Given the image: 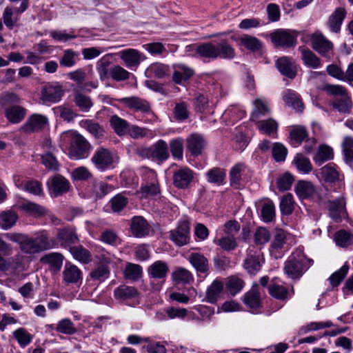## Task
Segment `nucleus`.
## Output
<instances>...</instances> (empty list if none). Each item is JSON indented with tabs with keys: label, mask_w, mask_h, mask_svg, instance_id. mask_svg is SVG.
<instances>
[{
	"label": "nucleus",
	"mask_w": 353,
	"mask_h": 353,
	"mask_svg": "<svg viewBox=\"0 0 353 353\" xmlns=\"http://www.w3.org/2000/svg\"><path fill=\"white\" fill-rule=\"evenodd\" d=\"M48 119L41 114H32L21 126V130L27 134L38 132L48 125Z\"/></svg>",
	"instance_id": "nucleus-11"
},
{
	"label": "nucleus",
	"mask_w": 353,
	"mask_h": 353,
	"mask_svg": "<svg viewBox=\"0 0 353 353\" xmlns=\"http://www.w3.org/2000/svg\"><path fill=\"white\" fill-rule=\"evenodd\" d=\"M352 101L347 94L341 98L335 99L332 102V106L339 112L349 114L351 111Z\"/></svg>",
	"instance_id": "nucleus-52"
},
{
	"label": "nucleus",
	"mask_w": 353,
	"mask_h": 353,
	"mask_svg": "<svg viewBox=\"0 0 353 353\" xmlns=\"http://www.w3.org/2000/svg\"><path fill=\"white\" fill-rule=\"evenodd\" d=\"M190 223L183 221L179 223L176 229L170 232V239L177 245L183 246L190 240Z\"/></svg>",
	"instance_id": "nucleus-13"
},
{
	"label": "nucleus",
	"mask_w": 353,
	"mask_h": 353,
	"mask_svg": "<svg viewBox=\"0 0 353 353\" xmlns=\"http://www.w3.org/2000/svg\"><path fill=\"white\" fill-rule=\"evenodd\" d=\"M188 261L197 273L203 274L205 276L209 274L210 267L209 260L203 254L192 252L188 255Z\"/></svg>",
	"instance_id": "nucleus-19"
},
{
	"label": "nucleus",
	"mask_w": 353,
	"mask_h": 353,
	"mask_svg": "<svg viewBox=\"0 0 353 353\" xmlns=\"http://www.w3.org/2000/svg\"><path fill=\"white\" fill-rule=\"evenodd\" d=\"M13 336L22 347L29 345L33 339V336L23 327L18 328L14 331Z\"/></svg>",
	"instance_id": "nucleus-57"
},
{
	"label": "nucleus",
	"mask_w": 353,
	"mask_h": 353,
	"mask_svg": "<svg viewBox=\"0 0 353 353\" xmlns=\"http://www.w3.org/2000/svg\"><path fill=\"white\" fill-rule=\"evenodd\" d=\"M152 160L161 163L170 157L167 143L162 139L157 141L151 146Z\"/></svg>",
	"instance_id": "nucleus-23"
},
{
	"label": "nucleus",
	"mask_w": 353,
	"mask_h": 353,
	"mask_svg": "<svg viewBox=\"0 0 353 353\" xmlns=\"http://www.w3.org/2000/svg\"><path fill=\"white\" fill-rule=\"evenodd\" d=\"M225 286L229 293L235 296L243 288L244 281L236 276H232L228 279Z\"/></svg>",
	"instance_id": "nucleus-51"
},
{
	"label": "nucleus",
	"mask_w": 353,
	"mask_h": 353,
	"mask_svg": "<svg viewBox=\"0 0 353 353\" xmlns=\"http://www.w3.org/2000/svg\"><path fill=\"white\" fill-rule=\"evenodd\" d=\"M311 46L321 57L330 60L334 56V44L321 32H316L310 37Z\"/></svg>",
	"instance_id": "nucleus-6"
},
{
	"label": "nucleus",
	"mask_w": 353,
	"mask_h": 353,
	"mask_svg": "<svg viewBox=\"0 0 353 353\" xmlns=\"http://www.w3.org/2000/svg\"><path fill=\"white\" fill-rule=\"evenodd\" d=\"M270 37L276 48H290L296 43V36L290 30L277 29L270 34Z\"/></svg>",
	"instance_id": "nucleus-7"
},
{
	"label": "nucleus",
	"mask_w": 353,
	"mask_h": 353,
	"mask_svg": "<svg viewBox=\"0 0 353 353\" xmlns=\"http://www.w3.org/2000/svg\"><path fill=\"white\" fill-rule=\"evenodd\" d=\"M243 303L252 310L257 309L261 307V297L256 288L253 287L250 291L245 294Z\"/></svg>",
	"instance_id": "nucleus-43"
},
{
	"label": "nucleus",
	"mask_w": 353,
	"mask_h": 353,
	"mask_svg": "<svg viewBox=\"0 0 353 353\" xmlns=\"http://www.w3.org/2000/svg\"><path fill=\"white\" fill-rule=\"evenodd\" d=\"M223 290V282L219 280H214L207 288L205 297L206 301L212 304L216 303Z\"/></svg>",
	"instance_id": "nucleus-36"
},
{
	"label": "nucleus",
	"mask_w": 353,
	"mask_h": 353,
	"mask_svg": "<svg viewBox=\"0 0 353 353\" xmlns=\"http://www.w3.org/2000/svg\"><path fill=\"white\" fill-rule=\"evenodd\" d=\"M299 50L301 53V59L306 66L313 69L321 67L322 63L320 58L312 50L304 46L299 47Z\"/></svg>",
	"instance_id": "nucleus-32"
},
{
	"label": "nucleus",
	"mask_w": 353,
	"mask_h": 353,
	"mask_svg": "<svg viewBox=\"0 0 353 353\" xmlns=\"http://www.w3.org/2000/svg\"><path fill=\"white\" fill-rule=\"evenodd\" d=\"M169 271L167 263L162 261H157L149 266L148 272L149 275L154 279H163Z\"/></svg>",
	"instance_id": "nucleus-40"
},
{
	"label": "nucleus",
	"mask_w": 353,
	"mask_h": 353,
	"mask_svg": "<svg viewBox=\"0 0 353 353\" xmlns=\"http://www.w3.org/2000/svg\"><path fill=\"white\" fill-rule=\"evenodd\" d=\"M56 330L64 334H74L77 332V329L72 321L69 319H64L59 321Z\"/></svg>",
	"instance_id": "nucleus-64"
},
{
	"label": "nucleus",
	"mask_w": 353,
	"mask_h": 353,
	"mask_svg": "<svg viewBox=\"0 0 353 353\" xmlns=\"http://www.w3.org/2000/svg\"><path fill=\"white\" fill-rule=\"evenodd\" d=\"M114 298L121 303L131 305V301L138 296L137 290L132 286L122 285L114 290Z\"/></svg>",
	"instance_id": "nucleus-20"
},
{
	"label": "nucleus",
	"mask_w": 353,
	"mask_h": 353,
	"mask_svg": "<svg viewBox=\"0 0 353 353\" xmlns=\"http://www.w3.org/2000/svg\"><path fill=\"white\" fill-rule=\"evenodd\" d=\"M263 220L267 223L272 221L275 216V207L271 200L265 202L261 210Z\"/></svg>",
	"instance_id": "nucleus-62"
},
{
	"label": "nucleus",
	"mask_w": 353,
	"mask_h": 353,
	"mask_svg": "<svg viewBox=\"0 0 353 353\" xmlns=\"http://www.w3.org/2000/svg\"><path fill=\"white\" fill-rule=\"evenodd\" d=\"M321 174L327 183H334L339 179L338 167L334 163H328L321 168Z\"/></svg>",
	"instance_id": "nucleus-42"
},
{
	"label": "nucleus",
	"mask_w": 353,
	"mask_h": 353,
	"mask_svg": "<svg viewBox=\"0 0 353 353\" xmlns=\"http://www.w3.org/2000/svg\"><path fill=\"white\" fill-rule=\"evenodd\" d=\"M174 71L172 74V81L176 84L184 85L194 74L193 69L184 64H179L174 66Z\"/></svg>",
	"instance_id": "nucleus-24"
},
{
	"label": "nucleus",
	"mask_w": 353,
	"mask_h": 353,
	"mask_svg": "<svg viewBox=\"0 0 353 353\" xmlns=\"http://www.w3.org/2000/svg\"><path fill=\"white\" fill-rule=\"evenodd\" d=\"M63 281L66 284H77L82 281V272L76 265L67 261L63 271Z\"/></svg>",
	"instance_id": "nucleus-21"
},
{
	"label": "nucleus",
	"mask_w": 353,
	"mask_h": 353,
	"mask_svg": "<svg viewBox=\"0 0 353 353\" xmlns=\"http://www.w3.org/2000/svg\"><path fill=\"white\" fill-rule=\"evenodd\" d=\"M294 163L297 170L301 173L308 174L312 170V165L310 159L301 154H296Z\"/></svg>",
	"instance_id": "nucleus-54"
},
{
	"label": "nucleus",
	"mask_w": 353,
	"mask_h": 353,
	"mask_svg": "<svg viewBox=\"0 0 353 353\" xmlns=\"http://www.w3.org/2000/svg\"><path fill=\"white\" fill-rule=\"evenodd\" d=\"M205 145V141L199 134H192L187 139V148L194 156L201 154Z\"/></svg>",
	"instance_id": "nucleus-27"
},
{
	"label": "nucleus",
	"mask_w": 353,
	"mask_h": 353,
	"mask_svg": "<svg viewBox=\"0 0 353 353\" xmlns=\"http://www.w3.org/2000/svg\"><path fill=\"white\" fill-rule=\"evenodd\" d=\"M91 162L97 170L103 172L114 167L116 158L109 149L99 147L94 152Z\"/></svg>",
	"instance_id": "nucleus-5"
},
{
	"label": "nucleus",
	"mask_w": 353,
	"mask_h": 353,
	"mask_svg": "<svg viewBox=\"0 0 353 353\" xmlns=\"http://www.w3.org/2000/svg\"><path fill=\"white\" fill-rule=\"evenodd\" d=\"M6 236L19 245L21 252L27 254H39L55 247V241L46 230L37 233L36 237H30L22 233H7Z\"/></svg>",
	"instance_id": "nucleus-1"
},
{
	"label": "nucleus",
	"mask_w": 353,
	"mask_h": 353,
	"mask_svg": "<svg viewBox=\"0 0 353 353\" xmlns=\"http://www.w3.org/2000/svg\"><path fill=\"white\" fill-rule=\"evenodd\" d=\"M208 182L217 185H222L225 183L226 172L224 168L214 167L208 170L205 173Z\"/></svg>",
	"instance_id": "nucleus-35"
},
{
	"label": "nucleus",
	"mask_w": 353,
	"mask_h": 353,
	"mask_svg": "<svg viewBox=\"0 0 353 353\" xmlns=\"http://www.w3.org/2000/svg\"><path fill=\"white\" fill-rule=\"evenodd\" d=\"M292 144L294 146H298L307 137V132L303 126H297L294 128L290 133Z\"/></svg>",
	"instance_id": "nucleus-53"
},
{
	"label": "nucleus",
	"mask_w": 353,
	"mask_h": 353,
	"mask_svg": "<svg viewBox=\"0 0 353 353\" xmlns=\"http://www.w3.org/2000/svg\"><path fill=\"white\" fill-rule=\"evenodd\" d=\"M254 110L251 114V120L256 121L261 117L265 116L270 112V109L265 101L256 99L254 101Z\"/></svg>",
	"instance_id": "nucleus-46"
},
{
	"label": "nucleus",
	"mask_w": 353,
	"mask_h": 353,
	"mask_svg": "<svg viewBox=\"0 0 353 353\" xmlns=\"http://www.w3.org/2000/svg\"><path fill=\"white\" fill-rule=\"evenodd\" d=\"M82 128L85 129L92 137L97 139H103L105 135V130L103 125L91 119H84L80 122Z\"/></svg>",
	"instance_id": "nucleus-29"
},
{
	"label": "nucleus",
	"mask_w": 353,
	"mask_h": 353,
	"mask_svg": "<svg viewBox=\"0 0 353 353\" xmlns=\"http://www.w3.org/2000/svg\"><path fill=\"white\" fill-rule=\"evenodd\" d=\"M26 114V110L22 106L12 105L8 107L5 110V116L12 123H19Z\"/></svg>",
	"instance_id": "nucleus-34"
},
{
	"label": "nucleus",
	"mask_w": 353,
	"mask_h": 353,
	"mask_svg": "<svg viewBox=\"0 0 353 353\" xmlns=\"http://www.w3.org/2000/svg\"><path fill=\"white\" fill-rule=\"evenodd\" d=\"M276 66L279 71L286 77L293 79L297 74L296 66L291 58L282 57L276 61Z\"/></svg>",
	"instance_id": "nucleus-22"
},
{
	"label": "nucleus",
	"mask_w": 353,
	"mask_h": 353,
	"mask_svg": "<svg viewBox=\"0 0 353 353\" xmlns=\"http://www.w3.org/2000/svg\"><path fill=\"white\" fill-rule=\"evenodd\" d=\"M346 14L347 12L344 8L339 7L335 9L327 21V25L331 32L338 33L340 31Z\"/></svg>",
	"instance_id": "nucleus-25"
},
{
	"label": "nucleus",
	"mask_w": 353,
	"mask_h": 353,
	"mask_svg": "<svg viewBox=\"0 0 353 353\" xmlns=\"http://www.w3.org/2000/svg\"><path fill=\"white\" fill-rule=\"evenodd\" d=\"M64 256L59 252H52L43 256L41 261L50 265V270L54 273L60 271Z\"/></svg>",
	"instance_id": "nucleus-33"
},
{
	"label": "nucleus",
	"mask_w": 353,
	"mask_h": 353,
	"mask_svg": "<svg viewBox=\"0 0 353 353\" xmlns=\"http://www.w3.org/2000/svg\"><path fill=\"white\" fill-rule=\"evenodd\" d=\"M111 262L110 257L103 255L100 256L99 262L89 274L91 280L98 283H102L106 280L110 274L109 265Z\"/></svg>",
	"instance_id": "nucleus-9"
},
{
	"label": "nucleus",
	"mask_w": 353,
	"mask_h": 353,
	"mask_svg": "<svg viewBox=\"0 0 353 353\" xmlns=\"http://www.w3.org/2000/svg\"><path fill=\"white\" fill-rule=\"evenodd\" d=\"M283 100L285 104L298 112H303V103L299 94L292 90H287L283 94Z\"/></svg>",
	"instance_id": "nucleus-31"
},
{
	"label": "nucleus",
	"mask_w": 353,
	"mask_h": 353,
	"mask_svg": "<svg viewBox=\"0 0 353 353\" xmlns=\"http://www.w3.org/2000/svg\"><path fill=\"white\" fill-rule=\"evenodd\" d=\"M146 73L151 77L163 79L170 76V68L168 65L161 63H154L148 68Z\"/></svg>",
	"instance_id": "nucleus-39"
},
{
	"label": "nucleus",
	"mask_w": 353,
	"mask_h": 353,
	"mask_svg": "<svg viewBox=\"0 0 353 353\" xmlns=\"http://www.w3.org/2000/svg\"><path fill=\"white\" fill-rule=\"evenodd\" d=\"M333 158V149L327 145H320L313 157V160L315 164L321 165L325 161L332 160Z\"/></svg>",
	"instance_id": "nucleus-37"
},
{
	"label": "nucleus",
	"mask_w": 353,
	"mask_h": 353,
	"mask_svg": "<svg viewBox=\"0 0 353 353\" xmlns=\"http://www.w3.org/2000/svg\"><path fill=\"white\" fill-rule=\"evenodd\" d=\"M215 243L225 251L234 250L238 246L236 239L233 235L223 236L216 240Z\"/></svg>",
	"instance_id": "nucleus-59"
},
{
	"label": "nucleus",
	"mask_w": 353,
	"mask_h": 353,
	"mask_svg": "<svg viewBox=\"0 0 353 353\" xmlns=\"http://www.w3.org/2000/svg\"><path fill=\"white\" fill-rule=\"evenodd\" d=\"M48 186L50 193L54 197H58L69 192L70 183L66 178L57 174L50 179Z\"/></svg>",
	"instance_id": "nucleus-14"
},
{
	"label": "nucleus",
	"mask_w": 353,
	"mask_h": 353,
	"mask_svg": "<svg viewBox=\"0 0 353 353\" xmlns=\"http://www.w3.org/2000/svg\"><path fill=\"white\" fill-rule=\"evenodd\" d=\"M316 189L310 181H299L295 187V192L301 199L309 198L314 199Z\"/></svg>",
	"instance_id": "nucleus-28"
},
{
	"label": "nucleus",
	"mask_w": 353,
	"mask_h": 353,
	"mask_svg": "<svg viewBox=\"0 0 353 353\" xmlns=\"http://www.w3.org/2000/svg\"><path fill=\"white\" fill-rule=\"evenodd\" d=\"M329 216L335 222H339L341 219V212L345 206V201L343 196H339L332 199L328 203Z\"/></svg>",
	"instance_id": "nucleus-30"
},
{
	"label": "nucleus",
	"mask_w": 353,
	"mask_h": 353,
	"mask_svg": "<svg viewBox=\"0 0 353 353\" xmlns=\"http://www.w3.org/2000/svg\"><path fill=\"white\" fill-rule=\"evenodd\" d=\"M269 294L276 299L284 301L288 299V290L285 286L272 283L268 286Z\"/></svg>",
	"instance_id": "nucleus-55"
},
{
	"label": "nucleus",
	"mask_w": 353,
	"mask_h": 353,
	"mask_svg": "<svg viewBox=\"0 0 353 353\" xmlns=\"http://www.w3.org/2000/svg\"><path fill=\"white\" fill-rule=\"evenodd\" d=\"M119 101L126 108L136 112L148 113L151 110L148 101L136 96L123 97L119 99Z\"/></svg>",
	"instance_id": "nucleus-17"
},
{
	"label": "nucleus",
	"mask_w": 353,
	"mask_h": 353,
	"mask_svg": "<svg viewBox=\"0 0 353 353\" xmlns=\"http://www.w3.org/2000/svg\"><path fill=\"white\" fill-rule=\"evenodd\" d=\"M57 240L61 247L69 250L79 242L76 231L71 228L57 229Z\"/></svg>",
	"instance_id": "nucleus-16"
},
{
	"label": "nucleus",
	"mask_w": 353,
	"mask_h": 353,
	"mask_svg": "<svg viewBox=\"0 0 353 353\" xmlns=\"http://www.w3.org/2000/svg\"><path fill=\"white\" fill-rule=\"evenodd\" d=\"M64 94L63 86L58 83H48L41 90V99L44 103H57Z\"/></svg>",
	"instance_id": "nucleus-10"
},
{
	"label": "nucleus",
	"mask_w": 353,
	"mask_h": 353,
	"mask_svg": "<svg viewBox=\"0 0 353 353\" xmlns=\"http://www.w3.org/2000/svg\"><path fill=\"white\" fill-rule=\"evenodd\" d=\"M128 133L132 138L135 139L144 137H152L153 136V133L151 130L135 125H130Z\"/></svg>",
	"instance_id": "nucleus-61"
},
{
	"label": "nucleus",
	"mask_w": 353,
	"mask_h": 353,
	"mask_svg": "<svg viewBox=\"0 0 353 353\" xmlns=\"http://www.w3.org/2000/svg\"><path fill=\"white\" fill-rule=\"evenodd\" d=\"M194 172L188 168H181L174 172L173 185L178 189H187L190 186Z\"/></svg>",
	"instance_id": "nucleus-15"
},
{
	"label": "nucleus",
	"mask_w": 353,
	"mask_h": 353,
	"mask_svg": "<svg viewBox=\"0 0 353 353\" xmlns=\"http://www.w3.org/2000/svg\"><path fill=\"white\" fill-rule=\"evenodd\" d=\"M240 41L245 48L252 52H258L263 48L262 42L253 36L244 35L240 39Z\"/></svg>",
	"instance_id": "nucleus-49"
},
{
	"label": "nucleus",
	"mask_w": 353,
	"mask_h": 353,
	"mask_svg": "<svg viewBox=\"0 0 353 353\" xmlns=\"http://www.w3.org/2000/svg\"><path fill=\"white\" fill-rule=\"evenodd\" d=\"M125 65L128 68H137L144 59L143 54L136 49L128 48L119 53Z\"/></svg>",
	"instance_id": "nucleus-18"
},
{
	"label": "nucleus",
	"mask_w": 353,
	"mask_h": 353,
	"mask_svg": "<svg viewBox=\"0 0 353 353\" xmlns=\"http://www.w3.org/2000/svg\"><path fill=\"white\" fill-rule=\"evenodd\" d=\"M245 170L243 163H237L234 165L230 172V183L232 187L239 189L241 185V172Z\"/></svg>",
	"instance_id": "nucleus-44"
},
{
	"label": "nucleus",
	"mask_w": 353,
	"mask_h": 353,
	"mask_svg": "<svg viewBox=\"0 0 353 353\" xmlns=\"http://www.w3.org/2000/svg\"><path fill=\"white\" fill-rule=\"evenodd\" d=\"M145 183L141 185L139 191L141 196L147 198L159 194L160 188L156 172L152 170H149L145 173Z\"/></svg>",
	"instance_id": "nucleus-12"
},
{
	"label": "nucleus",
	"mask_w": 353,
	"mask_h": 353,
	"mask_svg": "<svg viewBox=\"0 0 353 353\" xmlns=\"http://www.w3.org/2000/svg\"><path fill=\"white\" fill-rule=\"evenodd\" d=\"M289 249L286 232L282 229H277L270 243V252L275 259H280Z\"/></svg>",
	"instance_id": "nucleus-8"
},
{
	"label": "nucleus",
	"mask_w": 353,
	"mask_h": 353,
	"mask_svg": "<svg viewBox=\"0 0 353 353\" xmlns=\"http://www.w3.org/2000/svg\"><path fill=\"white\" fill-rule=\"evenodd\" d=\"M113 189L112 185L103 181H95L93 184V192L97 199H102Z\"/></svg>",
	"instance_id": "nucleus-63"
},
{
	"label": "nucleus",
	"mask_w": 353,
	"mask_h": 353,
	"mask_svg": "<svg viewBox=\"0 0 353 353\" xmlns=\"http://www.w3.org/2000/svg\"><path fill=\"white\" fill-rule=\"evenodd\" d=\"M74 259L83 264H88L92 261V255L87 249L82 245H74L69 250Z\"/></svg>",
	"instance_id": "nucleus-41"
},
{
	"label": "nucleus",
	"mask_w": 353,
	"mask_h": 353,
	"mask_svg": "<svg viewBox=\"0 0 353 353\" xmlns=\"http://www.w3.org/2000/svg\"><path fill=\"white\" fill-rule=\"evenodd\" d=\"M143 270L141 265L129 263L124 270V277L131 281H138L142 276Z\"/></svg>",
	"instance_id": "nucleus-48"
},
{
	"label": "nucleus",
	"mask_w": 353,
	"mask_h": 353,
	"mask_svg": "<svg viewBox=\"0 0 353 353\" xmlns=\"http://www.w3.org/2000/svg\"><path fill=\"white\" fill-rule=\"evenodd\" d=\"M173 280L177 283H190L193 281L192 274L183 268H179L172 274Z\"/></svg>",
	"instance_id": "nucleus-50"
},
{
	"label": "nucleus",
	"mask_w": 353,
	"mask_h": 353,
	"mask_svg": "<svg viewBox=\"0 0 353 353\" xmlns=\"http://www.w3.org/2000/svg\"><path fill=\"white\" fill-rule=\"evenodd\" d=\"M17 219V214L12 211L3 212L0 214V226L3 230H8L15 224Z\"/></svg>",
	"instance_id": "nucleus-56"
},
{
	"label": "nucleus",
	"mask_w": 353,
	"mask_h": 353,
	"mask_svg": "<svg viewBox=\"0 0 353 353\" xmlns=\"http://www.w3.org/2000/svg\"><path fill=\"white\" fill-rule=\"evenodd\" d=\"M196 54L204 62L214 61L217 58L233 59L236 56L234 48L226 39H221L214 43L212 41L194 44Z\"/></svg>",
	"instance_id": "nucleus-2"
},
{
	"label": "nucleus",
	"mask_w": 353,
	"mask_h": 353,
	"mask_svg": "<svg viewBox=\"0 0 353 353\" xmlns=\"http://www.w3.org/2000/svg\"><path fill=\"white\" fill-rule=\"evenodd\" d=\"M244 268L250 274H256L261 268L259 256L248 254L244 261Z\"/></svg>",
	"instance_id": "nucleus-47"
},
{
	"label": "nucleus",
	"mask_w": 353,
	"mask_h": 353,
	"mask_svg": "<svg viewBox=\"0 0 353 353\" xmlns=\"http://www.w3.org/2000/svg\"><path fill=\"white\" fill-rule=\"evenodd\" d=\"M293 196L288 193L281 197L280 201V210L282 214L290 215L294 210Z\"/></svg>",
	"instance_id": "nucleus-60"
},
{
	"label": "nucleus",
	"mask_w": 353,
	"mask_h": 353,
	"mask_svg": "<svg viewBox=\"0 0 353 353\" xmlns=\"http://www.w3.org/2000/svg\"><path fill=\"white\" fill-rule=\"evenodd\" d=\"M63 139L70 141L68 155L70 159L80 160L88 157L92 145L83 136L76 132L69 131L64 133Z\"/></svg>",
	"instance_id": "nucleus-4"
},
{
	"label": "nucleus",
	"mask_w": 353,
	"mask_h": 353,
	"mask_svg": "<svg viewBox=\"0 0 353 353\" xmlns=\"http://www.w3.org/2000/svg\"><path fill=\"white\" fill-rule=\"evenodd\" d=\"M314 261L307 258L301 249L293 252L284 264V272L292 279H299L313 264Z\"/></svg>",
	"instance_id": "nucleus-3"
},
{
	"label": "nucleus",
	"mask_w": 353,
	"mask_h": 353,
	"mask_svg": "<svg viewBox=\"0 0 353 353\" xmlns=\"http://www.w3.org/2000/svg\"><path fill=\"white\" fill-rule=\"evenodd\" d=\"M256 125L261 132L268 136L274 135L277 132L278 123L272 119L258 121H256Z\"/></svg>",
	"instance_id": "nucleus-45"
},
{
	"label": "nucleus",
	"mask_w": 353,
	"mask_h": 353,
	"mask_svg": "<svg viewBox=\"0 0 353 353\" xmlns=\"http://www.w3.org/2000/svg\"><path fill=\"white\" fill-rule=\"evenodd\" d=\"M55 113L65 121L71 122L77 116V113L69 105H59L54 109Z\"/></svg>",
	"instance_id": "nucleus-58"
},
{
	"label": "nucleus",
	"mask_w": 353,
	"mask_h": 353,
	"mask_svg": "<svg viewBox=\"0 0 353 353\" xmlns=\"http://www.w3.org/2000/svg\"><path fill=\"white\" fill-rule=\"evenodd\" d=\"M110 126L114 132L119 137H122L128 134L130 128V123L125 119L114 114L110 119Z\"/></svg>",
	"instance_id": "nucleus-38"
},
{
	"label": "nucleus",
	"mask_w": 353,
	"mask_h": 353,
	"mask_svg": "<svg viewBox=\"0 0 353 353\" xmlns=\"http://www.w3.org/2000/svg\"><path fill=\"white\" fill-rule=\"evenodd\" d=\"M131 232L135 237L141 238L150 232V226L142 216H134L132 219Z\"/></svg>",
	"instance_id": "nucleus-26"
}]
</instances>
